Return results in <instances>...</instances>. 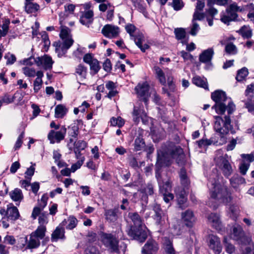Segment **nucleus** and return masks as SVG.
<instances>
[{"label": "nucleus", "instance_id": "1", "mask_svg": "<svg viewBox=\"0 0 254 254\" xmlns=\"http://www.w3.org/2000/svg\"><path fill=\"white\" fill-rule=\"evenodd\" d=\"M128 216L133 223L127 230L128 235L140 242H144L147 237V233L142 218L136 212H129Z\"/></svg>", "mask_w": 254, "mask_h": 254}, {"label": "nucleus", "instance_id": "2", "mask_svg": "<svg viewBox=\"0 0 254 254\" xmlns=\"http://www.w3.org/2000/svg\"><path fill=\"white\" fill-rule=\"evenodd\" d=\"M60 23L61 24V32L60 37L62 39V42H59L54 44L56 46V52L57 53L59 57H61L64 55L67 50L72 45L73 40L70 34V30L68 28L64 26L63 19L60 15Z\"/></svg>", "mask_w": 254, "mask_h": 254}, {"label": "nucleus", "instance_id": "3", "mask_svg": "<svg viewBox=\"0 0 254 254\" xmlns=\"http://www.w3.org/2000/svg\"><path fill=\"white\" fill-rule=\"evenodd\" d=\"M185 158L183 149L179 146H174L169 153H158L156 166L158 167L169 166L172 159L176 160L178 164H181Z\"/></svg>", "mask_w": 254, "mask_h": 254}, {"label": "nucleus", "instance_id": "4", "mask_svg": "<svg viewBox=\"0 0 254 254\" xmlns=\"http://www.w3.org/2000/svg\"><path fill=\"white\" fill-rule=\"evenodd\" d=\"M211 99L215 102L212 107L217 113L219 114H224L227 110L229 115L232 114L235 109V105L232 102H229L226 106L225 102L227 100V96L225 92L218 90L211 93Z\"/></svg>", "mask_w": 254, "mask_h": 254}, {"label": "nucleus", "instance_id": "5", "mask_svg": "<svg viewBox=\"0 0 254 254\" xmlns=\"http://www.w3.org/2000/svg\"><path fill=\"white\" fill-rule=\"evenodd\" d=\"M211 187L210 188L211 197L217 200L219 202L227 204L232 199L231 192L228 190L226 186L221 184L216 181H211Z\"/></svg>", "mask_w": 254, "mask_h": 254}, {"label": "nucleus", "instance_id": "6", "mask_svg": "<svg viewBox=\"0 0 254 254\" xmlns=\"http://www.w3.org/2000/svg\"><path fill=\"white\" fill-rule=\"evenodd\" d=\"M214 128L215 130L221 134H226L232 128L231 120L229 116H225L223 119L219 116L215 117Z\"/></svg>", "mask_w": 254, "mask_h": 254}, {"label": "nucleus", "instance_id": "7", "mask_svg": "<svg viewBox=\"0 0 254 254\" xmlns=\"http://www.w3.org/2000/svg\"><path fill=\"white\" fill-rule=\"evenodd\" d=\"M100 240L105 247L110 249L111 251L118 253H119V241L113 234L101 232L100 234Z\"/></svg>", "mask_w": 254, "mask_h": 254}, {"label": "nucleus", "instance_id": "8", "mask_svg": "<svg viewBox=\"0 0 254 254\" xmlns=\"http://www.w3.org/2000/svg\"><path fill=\"white\" fill-rule=\"evenodd\" d=\"M244 9V8L238 6L236 3L231 4L227 9V15L221 17V21L228 24L230 21L235 20L237 18V12L242 11Z\"/></svg>", "mask_w": 254, "mask_h": 254}, {"label": "nucleus", "instance_id": "9", "mask_svg": "<svg viewBox=\"0 0 254 254\" xmlns=\"http://www.w3.org/2000/svg\"><path fill=\"white\" fill-rule=\"evenodd\" d=\"M232 237L234 240L242 244H249L251 241L250 238L245 236L240 225H237L233 227Z\"/></svg>", "mask_w": 254, "mask_h": 254}, {"label": "nucleus", "instance_id": "10", "mask_svg": "<svg viewBox=\"0 0 254 254\" xmlns=\"http://www.w3.org/2000/svg\"><path fill=\"white\" fill-rule=\"evenodd\" d=\"M215 159L217 166L221 170L223 175L227 177H229L233 170L228 160L223 156L217 157Z\"/></svg>", "mask_w": 254, "mask_h": 254}, {"label": "nucleus", "instance_id": "11", "mask_svg": "<svg viewBox=\"0 0 254 254\" xmlns=\"http://www.w3.org/2000/svg\"><path fill=\"white\" fill-rule=\"evenodd\" d=\"M66 132V128L63 126L58 131L51 130L48 134V138L52 144L59 143L64 138Z\"/></svg>", "mask_w": 254, "mask_h": 254}, {"label": "nucleus", "instance_id": "12", "mask_svg": "<svg viewBox=\"0 0 254 254\" xmlns=\"http://www.w3.org/2000/svg\"><path fill=\"white\" fill-rule=\"evenodd\" d=\"M149 86L146 82L139 83L135 88L136 93L140 100H143L145 103H147L149 96Z\"/></svg>", "mask_w": 254, "mask_h": 254}, {"label": "nucleus", "instance_id": "13", "mask_svg": "<svg viewBox=\"0 0 254 254\" xmlns=\"http://www.w3.org/2000/svg\"><path fill=\"white\" fill-rule=\"evenodd\" d=\"M101 32L105 37L109 38H113L119 35L120 29L118 26L107 24L103 27Z\"/></svg>", "mask_w": 254, "mask_h": 254}, {"label": "nucleus", "instance_id": "14", "mask_svg": "<svg viewBox=\"0 0 254 254\" xmlns=\"http://www.w3.org/2000/svg\"><path fill=\"white\" fill-rule=\"evenodd\" d=\"M132 115L133 120L136 124L139 122L140 118L141 119L143 124H146L148 122V118L142 108L135 106Z\"/></svg>", "mask_w": 254, "mask_h": 254}, {"label": "nucleus", "instance_id": "15", "mask_svg": "<svg viewBox=\"0 0 254 254\" xmlns=\"http://www.w3.org/2000/svg\"><path fill=\"white\" fill-rule=\"evenodd\" d=\"M159 249L158 244L153 240H148L141 250L142 254H156Z\"/></svg>", "mask_w": 254, "mask_h": 254}, {"label": "nucleus", "instance_id": "16", "mask_svg": "<svg viewBox=\"0 0 254 254\" xmlns=\"http://www.w3.org/2000/svg\"><path fill=\"white\" fill-rule=\"evenodd\" d=\"M208 246L213 250L215 254H219L222 250L220 240L218 237L209 235L208 238Z\"/></svg>", "mask_w": 254, "mask_h": 254}, {"label": "nucleus", "instance_id": "17", "mask_svg": "<svg viewBox=\"0 0 254 254\" xmlns=\"http://www.w3.org/2000/svg\"><path fill=\"white\" fill-rule=\"evenodd\" d=\"M35 61L38 65H42L45 70L52 69L54 63L51 57L48 55L38 57Z\"/></svg>", "mask_w": 254, "mask_h": 254}, {"label": "nucleus", "instance_id": "18", "mask_svg": "<svg viewBox=\"0 0 254 254\" xmlns=\"http://www.w3.org/2000/svg\"><path fill=\"white\" fill-rule=\"evenodd\" d=\"M182 220L186 226L189 227L192 226L195 222L193 213L190 210H187L182 213Z\"/></svg>", "mask_w": 254, "mask_h": 254}, {"label": "nucleus", "instance_id": "19", "mask_svg": "<svg viewBox=\"0 0 254 254\" xmlns=\"http://www.w3.org/2000/svg\"><path fill=\"white\" fill-rule=\"evenodd\" d=\"M208 223L215 229L218 230L220 229L221 223L219 216L216 214L211 213L207 216Z\"/></svg>", "mask_w": 254, "mask_h": 254}, {"label": "nucleus", "instance_id": "20", "mask_svg": "<svg viewBox=\"0 0 254 254\" xmlns=\"http://www.w3.org/2000/svg\"><path fill=\"white\" fill-rule=\"evenodd\" d=\"M213 55V49L212 48H208L203 51L199 55V61L203 63L210 62L212 59Z\"/></svg>", "mask_w": 254, "mask_h": 254}, {"label": "nucleus", "instance_id": "21", "mask_svg": "<svg viewBox=\"0 0 254 254\" xmlns=\"http://www.w3.org/2000/svg\"><path fill=\"white\" fill-rule=\"evenodd\" d=\"M20 215L16 207L12 206H8L7 208V220L15 221L17 220Z\"/></svg>", "mask_w": 254, "mask_h": 254}, {"label": "nucleus", "instance_id": "22", "mask_svg": "<svg viewBox=\"0 0 254 254\" xmlns=\"http://www.w3.org/2000/svg\"><path fill=\"white\" fill-rule=\"evenodd\" d=\"M40 8V6L36 2L28 1L24 2L25 11L28 14L35 13L39 10Z\"/></svg>", "mask_w": 254, "mask_h": 254}, {"label": "nucleus", "instance_id": "23", "mask_svg": "<svg viewBox=\"0 0 254 254\" xmlns=\"http://www.w3.org/2000/svg\"><path fill=\"white\" fill-rule=\"evenodd\" d=\"M156 177L157 179L162 192H163L165 190H168V191L171 190L172 186L170 180H168L164 182L158 174L156 175Z\"/></svg>", "mask_w": 254, "mask_h": 254}, {"label": "nucleus", "instance_id": "24", "mask_svg": "<svg viewBox=\"0 0 254 254\" xmlns=\"http://www.w3.org/2000/svg\"><path fill=\"white\" fill-rule=\"evenodd\" d=\"M156 223L160 227H167L168 226V217L165 213L158 215H155L154 218Z\"/></svg>", "mask_w": 254, "mask_h": 254}, {"label": "nucleus", "instance_id": "25", "mask_svg": "<svg viewBox=\"0 0 254 254\" xmlns=\"http://www.w3.org/2000/svg\"><path fill=\"white\" fill-rule=\"evenodd\" d=\"M87 69L81 64L78 65L75 69V75L77 79L80 81L84 80L86 76Z\"/></svg>", "mask_w": 254, "mask_h": 254}, {"label": "nucleus", "instance_id": "26", "mask_svg": "<svg viewBox=\"0 0 254 254\" xmlns=\"http://www.w3.org/2000/svg\"><path fill=\"white\" fill-rule=\"evenodd\" d=\"M11 199L14 201L20 202L23 198V195L20 189L16 188L9 192Z\"/></svg>", "mask_w": 254, "mask_h": 254}, {"label": "nucleus", "instance_id": "27", "mask_svg": "<svg viewBox=\"0 0 254 254\" xmlns=\"http://www.w3.org/2000/svg\"><path fill=\"white\" fill-rule=\"evenodd\" d=\"M67 109L62 104H59L55 107V117L56 118H63L67 112Z\"/></svg>", "mask_w": 254, "mask_h": 254}, {"label": "nucleus", "instance_id": "28", "mask_svg": "<svg viewBox=\"0 0 254 254\" xmlns=\"http://www.w3.org/2000/svg\"><path fill=\"white\" fill-rule=\"evenodd\" d=\"M230 181L232 187L235 189L237 188L239 185L246 183L245 179L238 175H234Z\"/></svg>", "mask_w": 254, "mask_h": 254}, {"label": "nucleus", "instance_id": "29", "mask_svg": "<svg viewBox=\"0 0 254 254\" xmlns=\"http://www.w3.org/2000/svg\"><path fill=\"white\" fill-rule=\"evenodd\" d=\"M174 33L176 36V38L177 40H184L182 41L183 44H186L188 43V40H185L186 37V32L184 28H176L174 30Z\"/></svg>", "mask_w": 254, "mask_h": 254}, {"label": "nucleus", "instance_id": "30", "mask_svg": "<svg viewBox=\"0 0 254 254\" xmlns=\"http://www.w3.org/2000/svg\"><path fill=\"white\" fill-rule=\"evenodd\" d=\"M40 239L39 238H38L32 234H31L26 248L32 249L38 248L40 244Z\"/></svg>", "mask_w": 254, "mask_h": 254}, {"label": "nucleus", "instance_id": "31", "mask_svg": "<svg viewBox=\"0 0 254 254\" xmlns=\"http://www.w3.org/2000/svg\"><path fill=\"white\" fill-rule=\"evenodd\" d=\"M192 83L197 86L202 87L205 89H208V85L206 79L202 78L199 76H194L192 79Z\"/></svg>", "mask_w": 254, "mask_h": 254}, {"label": "nucleus", "instance_id": "32", "mask_svg": "<svg viewBox=\"0 0 254 254\" xmlns=\"http://www.w3.org/2000/svg\"><path fill=\"white\" fill-rule=\"evenodd\" d=\"M179 177L182 185L184 187H187L190 184V181L188 177L186 170L182 168L179 172Z\"/></svg>", "mask_w": 254, "mask_h": 254}, {"label": "nucleus", "instance_id": "33", "mask_svg": "<svg viewBox=\"0 0 254 254\" xmlns=\"http://www.w3.org/2000/svg\"><path fill=\"white\" fill-rule=\"evenodd\" d=\"M216 143L217 141H214L213 137H211L209 139L202 138L196 142V143L200 148L207 147L212 144H215Z\"/></svg>", "mask_w": 254, "mask_h": 254}, {"label": "nucleus", "instance_id": "34", "mask_svg": "<svg viewBox=\"0 0 254 254\" xmlns=\"http://www.w3.org/2000/svg\"><path fill=\"white\" fill-rule=\"evenodd\" d=\"M78 220L74 216H70L68 218L67 220H64L62 222V224L64 225V223H67L66 228L67 229L71 230L74 228L77 224Z\"/></svg>", "mask_w": 254, "mask_h": 254}, {"label": "nucleus", "instance_id": "35", "mask_svg": "<svg viewBox=\"0 0 254 254\" xmlns=\"http://www.w3.org/2000/svg\"><path fill=\"white\" fill-rule=\"evenodd\" d=\"M64 228L58 227L52 234V240L57 241L59 239L64 238Z\"/></svg>", "mask_w": 254, "mask_h": 254}, {"label": "nucleus", "instance_id": "36", "mask_svg": "<svg viewBox=\"0 0 254 254\" xmlns=\"http://www.w3.org/2000/svg\"><path fill=\"white\" fill-rule=\"evenodd\" d=\"M46 231V228L45 226L40 225L31 234L41 240L44 237Z\"/></svg>", "mask_w": 254, "mask_h": 254}, {"label": "nucleus", "instance_id": "37", "mask_svg": "<svg viewBox=\"0 0 254 254\" xmlns=\"http://www.w3.org/2000/svg\"><path fill=\"white\" fill-rule=\"evenodd\" d=\"M154 69L160 82L164 85L166 83V79L163 70L158 66H154Z\"/></svg>", "mask_w": 254, "mask_h": 254}, {"label": "nucleus", "instance_id": "38", "mask_svg": "<svg viewBox=\"0 0 254 254\" xmlns=\"http://www.w3.org/2000/svg\"><path fill=\"white\" fill-rule=\"evenodd\" d=\"M249 74L248 69L244 67L239 70L236 79L238 81H242L245 79Z\"/></svg>", "mask_w": 254, "mask_h": 254}, {"label": "nucleus", "instance_id": "39", "mask_svg": "<svg viewBox=\"0 0 254 254\" xmlns=\"http://www.w3.org/2000/svg\"><path fill=\"white\" fill-rule=\"evenodd\" d=\"M241 35L245 38H250L252 36V31L249 26H244L239 30Z\"/></svg>", "mask_w": 254, "mask_h": 254}, {"label": "nucleus", "instance_id": "40", "mask_svg": "<svg viewBox=\"0 0 254 254\" xmlns=\"http://www.w3.org/2000/svg\"><path fill=\"white\" fill-rule=\"evenodd\" d=\"M134 145V149L136 151H140L145 149V142L141 137H137L135 139Z\"/></svg>", "mask_w": 254, "mask_h": 254}, {"label": "nucleus", "instance_id": "41", "mask_svg": "<svg viewBox=\"0 0 254 254\" xmlns=\"http://www.w3.org/2000/svg\"><path fill=\"white\" fill-rule=\"evenodd\" d=\"M106 218L107 220L114 222L117 219V212L115 210L109 209L105 212Z\"/></svg>", "mask_w": 254, "mask_h": 254}, {"label": "nucleus", "instance_id": "42", "mask_svg": "<svg viewBox=\"0 0 254 254\" xmlns=\"http://www.w3.org/2000/svg\"><path fill=\"white\" fill-rule=\"evenodd\" d=\"M23 72L26 76L34 77L36 75V70L33 68L29 67H24L22 68Z\"/></svg>", "mask_w": 254, "mask_h": 254}, {"label": "nucleus", "instance_id": "43", "mask_svg": "<svg viewBox=\"0 0 254 254\" xmlns=\"http://www.w3.org/2000/svg\"><path fill=\"white\" fill-rule=\"evenodd\" d=\"M15 99L14 96H10L9 95L6 94L4 96H3L1 99L0 100V102H1V105L2 104H8L14 102Z\"/></svg>", "mask_w": 254, "mask_h": 254}, {"label": "nucleus", "instance_id": "44", "mask_svg": "<svg viewBox=\"0 0 254 254\" xmlns=\"http://www.w3.org/2000/svg\"><path fill=\"white\" fill-rule=\"evenodd\" d=\"M225 51L227 53L231 55L236 54L237 52V49L235 45L233 43H228L225 47Z\"/></svg>", "mask_w": 254, "mask_h": 254}, {"label": "nucleus", "instance_id": "45", "mask_svg": "<svg viewBox=\"0 0 254 254\" xmlns=\"http://www.w3.org/2000/svg\"><path fill=\"white\" fill-rule=\"evenodd\" d=\"M179 54L183 58L185 62H192L193 60V56L190 53L185 51H181Z\"/></svg>", "mask_w": 254, "mask_h": 254}, {"label": "nucleus", "instance_id": "46", "mask_svg": "<svg viewBox=\"0 0 254 254\" xmlns=\"http://www.w3.org/2000/svg\"><path fill=\"white\" fill-rule=\"evenodd\" d=\"M90 69L94 72V74L97 73L100 68L99 62L96 59L89 64Z\"/></svg>", "mask_w": 254, "mask_h": 254}, {"label": "nucleus", "instance_id": "47", "mask_svg": "<svg viewBox=\"0 0 254 254\" xmlns=\"http://www.w3.org/2000/svg\"><path fill=\"white\" fill-rule=\"evenodd\" d=\"M172 6L175 10H179L184 6V3L182 0H173Z\"/></svg>", "mask_w": 254, "mask_h": 254}, {"label": "nucleus", "instance_id": "48", "mask_svg": "<svg viewBox=\"0 0 254 254\" xmlns=\"http://www.w3.org/2000/svg\"><path fill=\"white\" fill-rule=\"evenodd\" d=\"M230 210V216L233 219L235 220L238 215L239 209L237 206L234 205L230 206L229 208Z\"/></svg>", "mask_w": 254, "mask_h": 254}, {"label": "nucleus", "instance_id": "49", "mask_svg": "<svg viewBox=\"0 0 254 254\" xmlns=\"http://www.w3.org/2000/svg\"><path fill=\"white\" fill-rule=\"evenodd\" d=\"M73 149L83 150L86 147V143L85 141L78 140L74 142Z\"/></svg>", "mask_w": 254, "mask_h": 254}, {"label": "nucleus", "instance_id": "50", "mask_svg": "<svg viewBox=\"0 0 254 254\" xmlns=\"http://www.w3.org/2000/svg\"><path fill=\"white\" fill-rule=\"evenodd\" d=\"M224 243L227 252L230 254H233L235 250L234 246L232 244L228 243L226 238L224 239Z\"/></svg>", "mask_w": 254, "mask_h": 254}, {"label": "nucleus", "instance_id": "51", "mask_svg": "<svg viewBox=\"0 0 254 254\" xmlns=\"http://www.w3.org/2000/svg\"><path fill=\"white\" fill-rule=\"evenodd\" d=\"M10 24V20L8 19H5L2 25H1V29H2V34L1 35H6L8 32L9 25Z\"/></svg>", "mask_w": 254, "mask_h": 254}, {"label": "nucleus", "instance_id": "52", "mask_svg": "<svg viewBox=\"0 0 254 254\" xmlns=\"http://www.w3.org/2000/svg\"><path fill=\"white\" fill-rule=\"evenodd\" d=\"M100 252L97 248L95 246H89L85 251V254H99Z\"/></svg>", "mask_w": 254, "mask_h": 254}, {"label": "nucleus", "instance_id": "53", "mask_svg": "<svg viewBox=\"0 0 254 254\" xmlns=\"http://www.w3.org/2000/svg\"><path fill=\"white\" fill-rule=\"evenodd\" d=\"M162 193L163 194V199L166 203H168L174 198L173 194L168 190H165Z\"/></svg>", "mask_w": 254, "mask_h": 254}, {"label": "nucleus", "instance_id": "54", "mask_svg": "<svg viewBox=\"0 0 254 254\" xmlns=\"http://www.w3.org/2000/svg\"><path fill=\"white\" fill-rule=\"evenodd\" d=\"M35 172V168L33 166H30L28 168L25 173V178L26 179L31 180L32 176L34 175Z\"/></svg>", "mask_w": 254, "mask_h": 254}, {"label": "nucleus", "instance_id": "55", "mask_svg": "<svg viewBox=\"0 0 254 254\" xmlns=\"http://www.w3.org/2000/svg\"><path fill=\"white\" fill-rule=\"evenodd\" d=\"M24 132L23 131L21 133V134L19 135L14 145L15 150L19 149L22 144V139L24 138Z\"/></svg>", "mask_w": 254, "mask_h": 254}, {"label": "nucleus", "instance_id": "56", "mask_svg": "<svg viewBox=\"0 0 254 254\" xmlns=\"http://www.w3.org/2000/svg\"><path fill=\"white\" fill-rule=\"evenodd\" d=\"M93 11L92 10H88L87 11H85L82 14V21H83V19L87 18L90 20H93Z\"/></svg>", "mask_w": 254, "mask_h": 254}, {"label": "nucleus", "instance_id": "57", "mask_svg": "<svg viewBox=\"0 0 254 254\" xmlns=\"http://www.w3.org/2000/svg\"><path fill=\"white\" fill-rule=\"evenodd\" d=\"M16 240L14 237L12 236L7 235L3 239V243L6 244L14 245L15 243Z\"/></svg>", "mask_w": 254, "mask_h": 254}, {"label": "nucleus", "instance_id": "58", "mask_svg": "<svg viewBox=\"0 0 254 254\" xmlns=\"http://www.w3.org/2000/svg\"><path fill=\"white\" fill-rule=\"evenodd\" d=\"M133 37L135 43L138 47L142 44L144 41V37L142 34L135 35Z\"/></svg>", "mask_w": 254, "mask_h": 254}, {"label": "nucleus", "instance_id": "59", "mask_svg": "<svg viewBox=\"0 0 254 254\" xmlns=\"http://www.w3.org/2000/svg\"><path fill=\"white\" fill-rule=\"evenodd\" d=\"M43 83L42 80L35 79L34 81V91L37 93L42 87Z\"/></svg>", "mask_w": 254, "mask_h": 254}, {"label": "nucleus", "instance_id": "60", "mask_svg": "<svg viewBox=\"0 0 254 254\" xmlns=\"http://www.w3.org/2000/svg\"><path fill=\"white\" fill-rule=\"evenodd\" d=\"M165 250L166 254H175V251L170 242L166 245Z\"/></svg>", "mask_w": 254, "mask_h": 254}, {"label": "nucleus", "instance_id": "61", "mask_svg": "<svg viewBox=\"0 0 254 254\" xmlns=\"http://www.w3.org/2000/svg\"><path fill=\"white\" fill-rule=\"evenodd\" d=\"M8 192V189L5 187V184L4 182L0 181V195L4 196Z\"/></svg>", "mask_w": 254, "mask_h": 254}, {"label": "nucleus", "instance_id": "62", "mask_svg": "<svg viewBox=\"0 0 254 254\" xmlns=\"http://www.w3.org/2000/svg\"><path fill=\"white\" fill-rule=\"evenodd\" d=\"M199 29V25L195 21H192V26L190 32V34L193 36L196 35Z\"/></svg>", "mask_w": 254, "mask_h": 254}, {"label": "nucleus", "instance_id": "63", "mask_svg": "<svg viewBox=\"0 0 254 254\" xmlns=\"http://www.w3.org/2000/svg\"><path fill=\"white\" fill-rule=\"evenodd\" d=\"M48 199V197L47 195L46 194H43L39 202V206L42 208H44L47 205Z\"/></svg>", "mask_w": 254, "mask_h": 254}, {"label": "nucleus", "instance_id": "64", "mask_svg": "<svg viewBox=\"0 0 254 254\" xmlns=\"http://www.w3.org/2000/svg\"><path fill=\"white\" fill-rule=\"evenodd\" d=\"M245 105L249 112L251 113L254 112V100L251 99L247 101Z\"/></svg>", "mask_w": 254, "mask_h": 254}]
</instances>
